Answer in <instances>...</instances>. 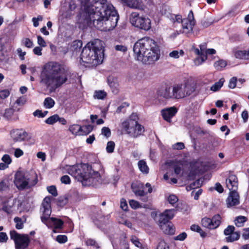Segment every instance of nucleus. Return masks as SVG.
Returning a JSON list of instances; mask_svg holds the SVG:
<instances>
[{
	"label": "nucleus",
	"instance_id": "nucleus-6",
	"mask_svg": "<svg viewBox=\"0 0 249 249\" xmlns=\"http://www.w3.org/2000/svg\"><path fill=\"white\" fill-rule=\"evenodd\" d=\"M51 197L47 196L44 198L42 203L41 212L42 214L41 216V221L48 228H53V232H56V229H62L63 221L60 219L54 217H50L51 214Z\"/></svg>",
	"mask_w": 249,
	"mask_h": 249
},
{
	"label": "nucleus",
	"instance_id": "nucleus-12",
	"mask_svg": "<svg viewBox=\"0 0 249 249\" xmlns=\"http://www.w3.org/2000/svg\"><path fill=\"white\" fill-rule=\"evenodd\" d=\"M10 236L14 241L16 249H25L29 245L30 239L28 235L21 234L13 230L10 232Z\"/></svg>",
	"mask_w": 249,
	"mask_h": 249
},
{
	"label": "nucleus",
	"instance_id": "nucleus-54",
	"mask_svg": "<svg viewBox=\"0 0 249 249\" xmlns=\"http://www.w3.org/2000/svg\"><path fill=\"white\" fill-rule=\"evenodd\" d=\"M37 43L41 47H45L47 46V44L46 41L43 38L42 36H38L37 37Z\"/></svg>",
	"mask_w": 249,
	"mask_h": 249
},
{
	"label": "nucleus",
	"instance_id": "nucleus-32",
	"mask_svg": "<svg viewBox=\"0 0 249 249\" xmlns=\"http://www.w3.org/2000/svg\"><path fill=\"white\" fill-rule=\"evenodd\" d=\"M200 50L198 48L194 49V53L197 55H206V46L205 44H202L199 45Z\"/></svg>",
	"mask_w": 249,
	"mask_h": 249
},
{
	"label": "nucleus",
	"instance_id": "nucleus-48",
	"mask_svg": "<svg viewBox=\"0 0 249 249\" xmlns=\"http://www.w3.org/2000/svg\"><path fill=\"white\" fill-rule=\"evenodd\" d=\"M47 189L49 193L52 194L53 196H57V192L55 186L52 185L49 186L47 188Z\"/></svg>",
	"mask_w": 249,
	"mask_h": 249
},
{
	"label": "nucleus",
	"instance_id": "nucleus-26",
	"mask_svg": "<svg viewBox=\"0 0 249 249\" xmlns=\"http://www.w3.org/2000/svg\"><path fill=\"white\" fill-rule=\"evenodd\" d=\"M248 220V218L245 216L239 215L237 216L234 219V224L237 227H242L244 226L245 223Z\"/></svg>",
	"mask_w": 249,
	"mask_h": 249
},
{
	"label": "nucleus",
	"instance_id": "nucleus-42",
	"mask_svg": "<svg viewBox=\"0 0 249 249\" xmlns=\"http://www.w3.org/2000/svg\"><path fill=\"white\" fill-rule=\"evenodd\" d=\"M22 44L28 48H31L33 46V41L28 38H23L21 41Z\"/></svg>",
	"mask_w": 249,
	"mask_h": 249
},
{
	"label": "nucleus",
	"instance_id": "nucleus-40",
	"mask_svg": "<svg viewBox=\"0 0 249 249\" xmlns=\"http://www.w3.org/2000/svg\"><path fill=\"white\" fill-rule=\"evenodd\" d=\"M58 115L54 114L50 116L45 120V123L48 124H53L58 121Z\"/></svg>",
	"mask_w": 249,
	"mask_h": 249
},
{
	"label": "nucleus",
	"instance_id": "nucleus-57",
	"mask_svg": "<svg viewBox=\"0 0 249 249\" xmlns=\"http://www.w3.org/2000/svg\"><path fill=\"white\" fill-rule=\"evenodd\" d=\"M172 147L174 149L181 150L184 148L185 146L183 142H177L172 145Z\"/></svg>",
	"mask_w": 249,
	"mask_h": 249
},
{
	"label": "nucleus",
	"instance_id": "nucleus-35",
	"mask_svg": "<svg viewBox=\"0 0 249 249\" xmlns=\"http://www.w3.org/2000/svg\"><path fill=\"white\" fill-rule=\"evenodd\" d=\"M190 229L192 231L198 232L200 236L202 237H204L206 236L205 232L203 231L198 225L193 224L191 226Z\"/></svg>",
	"mask_w": 249,
	"mask_h": 249
},
{
	"label": "nucleus",
	"instance_id": "nucleus-13",
	"mask_svg": "<svg viewBox=\"0 0 249 249\" xmlns=\"http://www.w3.org/2000/svg\"><path fill=\"white\" fill-rule=\"evenodd\" d=\"M221 217L219 214L215 215L212 219L204 217L201 220L202 225L210 230L217 228L221 224Z\"/></svg>",
	"mask_w": 249,
	"mask_h": 249
},
{
	"label": "nucleus",
	"instance_id": "nucleus-27",
	"mask_svg": "<svg viewBox=\"0 0 249 249\" xmlns=\"http://www.w3.org/2000/svg\"><path fill=\"white\" fill-rule=\"evenodd\" d=\"M26 221V219L24 217L22 218L15 217L14 219V221L16 223V228L18 230L22 229L23 228V224Z\"/></svg>",
	"mask_w": 249,
	"mask_h": 249
},
{
	"label": "nucleus",
	"instance_id": "nucleus-20",
	"mask_svg": "<svg viewBox=\"0 0 249 249\" xmlns=\"http://www.w3.org/2000/svg\"><path fill=\"white\" fill-rule=\"evenodd\" d=\"M177 112V109L174 107L162 109L161 111L163 119L169 123L171 122V118L175 115Z\"/></svg>",
	"mask_w": 249,
	"mask_h": 249
},
{
	"label": "nucleus",
	"instance_id": "nucleus-38",
	"mask_svg": "<svg viewBox=\"0 0 249 249\" xmlns=\"http://www.w3.org/2000/svg\"><path fill=\"white\" fill-rule=\"evenodd\" d=\"M1 209L8 214L12 213V207L7 202H4L1 204Z\"/></svg>",
	"mask_w": 249,
	"mask_h": 249
},
{
	"label": "nucleus",
	"instance_id": "nucleus-11",
	"mask_svg": "<svg viewBox=\"0 0 249 249\" xmlns=\"http://www.w3.org/2000/svg\"><path fill=\"white\" fill-rule=\"evenodd\" d=\"M174 22L182 23V32L188 34L192 32L193 27L195 25L194 14L192 11H190L186 18L182 19L180 15H176L174 18Z\"/></svg>",
	"mask_w": 249,
	"mask_h": 249
},
{
	"label": "nucleus",
	"instance_id": "nucleus-22",
	"mask_svg": "<svg viewBox=\"0 0 249 249\" xmlns=\"http://www.w3.org/2000/svg\"><path fill=\"white\" fill-rule=\"evenodd\" d=\"M10 134L15 142L21 141L24 139V132L21 130H14L11 132Z\"/></svg>",
	"mask_w": 249,
	"mask_h": 249
},
{
	"label": "nucleus",
	"instance_id": "nucleus-25",
	"mask_svg": "<svg viewBox=\"0 0 249 249\" xmlns=\"http://www.w3.org/2000/svg\"><path fill=\"white\" fill-rule=\"evenodd\" d=\"M161 230L167 234H173L175 232V229L171 224H160Z\"/></svg>",
	"mask_w": 249,
	"mask_h": 249
},
{
	"label": "nucleus",
	"instance_id": "nucleus-55",
	"mask_svg": "<svg viewBox=\"0 0 249 249\" xmlns=\"http://www.w3.org/2000/svg\"><path fill=\"white\" fill-rule=\"evenodd\" d=\"M17 53L20 59L23 60L25 59L24 56L26 55V53L23 52L21 48H18L17 50Z\"/></svg>",
	"mask_w": 249,
	"mask_h": 249
},
{
	"label": "nucleus",
	"instance_id": "nucleus-46",
	"mask_svg": "<svg viewBox=\"0 0 249 249\" xmlns=\"http://www.w3.org/2000/svg\"><path fill=\"white\" fill-rule=\"evenodd\" d=\"M169 247L164 240H160L157 247V249H169Z\"/></svg>",
	"mask_w": 249,
	"mask_h": 249
},
{
	"label": "nucleus",
	"instance_id": "nucleus-49",
	"mask_svg": "<svg viewBox=\"0 0 249 249\" xmlns=\"http://www.w3.org/2000/svg\"><path fill=\"white\" fill-rule=\"evenodd\" d=\"M129 205L130 207L134 209H136L141 207V205L139 202L136 200L131 199L129 200Z\"/></svg>",
	"mask_w": 249,
	"mask_h": 249
},
{
	"label": "nucleus",
	"instance_id": "nucleus-33",
	"mask_svg": "<svg viewBox=\"0 0 249 249\" xmlns=\"http://www.w3.org/2000/svg\"><path fill=\"white\" fill-rule=\"evenodd\" d=\"M224 82V79L223 78H221L217 82H216L211 87V90L213 91H216L218 90L222 87Z\"/></svg>",
	"mask_w": 249,
	"mask_h": 249
},
{
	"label": "nucleus",
	"instance_id": "nucleus-63",
	"mask_svg": "<svg viewBox=\"0 0 249 249\" xmlns=\"http://www.w3.org/2000/svg\"><path fill=\"white\" fill-rule=\"evenodd\" d=\"M72 46L75 50L80 49L82 46V42L81 40H76L73 42Z\"/></svg>",
	"mask_w": 249,
	"mask_h": 249
},
{
	"label": "nucleus",
	"instance_id": "nucleus-59",
	"mask_svg": "<svg viewBox=\"0 0 249 249\" xmlns=\"http://www.w3.org/2000/svg\"><path fill=\"white\" fill-rule=\"evenodd\" d=\"M61 181L62 183L69 184L71 183V179L69 176L65 175L61 178Z\"/></svg>",
	"mask_w": 249,
	"mask_h": 249
},
{
	"label": "nucleus",
	"instance_id": "nucleus-9",
	"mask_svg": "<svg viewBox=\"0 0 249 249\" xmlns=\"http://www.w3.org/2000/svg\"><path fill=\"white\" fill-rule=\"evenodd\" d=\"M173 87L175 99H181L188 97L194 93L196 89V85L189 81L176 84Z\"/></svg>",
	"mask_w": 249,
	"mask_h": 249
},
{
	"label": "nucleus",
	"instance_id": "nucleus-7",
	"mask_svg": "<svg viewBox=\"0 0 249 249\" xmlns=\"http://www.w3.org/2000/svg\"><path fill=\"white\" fill-rule=\"evenodd\" d=\"M37 181V175L35 173L18 171L15 174L14 183L18 189L23 190L27 187L34 186Z\"/></svg>",
	"mask_w": 249,
	"mask_h": 249
},
{
	"label": "nucleus",
	"instance_id": "nucleus-37",
	"mask_svg": "<svg viewBox=\"0 0 249 249\" xmlns=\"http://www.w3.org/2000/svg\"><path fill=\"white\" fill-rule=\"evenodd\" d=\"M85 243L87 246H93L96 249L100 248V245L96 241L91 238L86 239Z\"/></svg>",
	"mask_w": 249,
	"mask_h": 249
},
{
	"label": "nucleus",
	"instance_id": "nucleus-39",
	"mask_svg": "<svg viewBox=\"0 0 249 249\" xmlns=\"http://www.w3.org/2000/svg\"><path fill=\"white\" fill-rule=\"evenodd\" d=\"M198 56L194 60L196 65L198 66L202 64L207 58L206 55H198Z\"/></svg>",
	"mask_w": 249,
	"mask_h": 249
},
{
	"label": "nucleus",
	"instance_id": "nucleus-36",
	"mask_svg": "<svg viewBox=\"0 0 249 249\" xmlns=\"http://www.w3.org/2000/svg\"><path fill=\"white\" fill-rule=\"evenodd\" d=\"M227 62L224 60H220L214 63V68L217 70H220L227 66Z\"/></svg>",
	"mask_w": 249,
	"mask_h": 249
},
{
	"label": "nucleus",
	"instance_id": "nucleus-4",
	"mask_svg": "<svg viewBox=\"0 0 249 249\" xmlns=\"http://www.w3.org/2000/svg\"><path fill=\"white\" fill-rule=\"evenodd\" d=\"M69 173L84 186H96L102 182L100 174L88 164L82 163L70 167Z\"/></svg>",
	"mask_w": 249,
	"mask_h": 249
},
{
	"label": "nucleus",
	"instance_id": "nucleus-10",
	"mask_svg": "<svg viewBox=\"0 0 249 249\" xmlns=\"http://www.w3.org/2000/svg\"><path fill=\"white\" fill-rule=\"evenodd\" d=\"M129 21L132 25L141 30L148 31L151 28V20L147 16L136 12L131 14Z\"/></svg>",
	"mask_w": 249,
	"mask_h": 249
},
{
	"label": "nucleus",
	"instance_id": "nucleus-58",
	"mask_svg": "<svg viewBox=\"0 0 249 249\" xmlns=\"http://www.w3.org/2000/svg\"><path fill=\"white\" fill-rule=\"evenodd\" d=\"M237 78L235 77L231 79L229 84V87L231 89H234L236 85Z\"/></svg>",
	"mask_w": 249,
	"mask_h": 249
},
{
	"label": "nucleus",
	"instance_id": "nucleus-16",
	"mask_svg": "<svg viewBox=\"0 0 249 249\" xmlns=\"http://www.w3.org/2000/svg\"><path fill=\"white\" fill-rule=\"evenodd\" d=\"M131 188L133 193L137 196L142 197L141 200L143 202H146L148 200V197L145 196V193L143 191V185L140 182L133 183L131 185Z\"/></svg>",
	"mask_w": 249,
	"mask_h": 249
},
{
	"label": "nucleus",
	"instance_id": "nucleus-43",
	"mask_svg": "<svg viewBox=\"0 0 249 249\" xmlns=\"http://www.w3.org/2000/svg\"><path fill=\"white\" fill-rule=\"evenodd\" d=\"M167 200L170 204L174 205L178 201V199L176 195H170L168 197Z\"/></svg>",
	"mask_w": 249,
	"mask_h": 249
},
{
	"label": "nucleus",
	"instance_id": "nucleus-18",
	"mask_svg": "<svg viewBox=\"0 0 249 249\" xmlns=\"http://www.w3.org/2000/svg\"><path fill=\"white\" fill-rule=\"evenodd\" d=\"M122 3L127 7L138 9L143 10L144 4L142 0H121Z\"/></svg>",
	"mask_w": 249,
	"mask_h": 249
},
{
	"label": "nucleus",
	"instance_id": "nucleus-53",
	"mask_svg": "<svg viewBox=\"0 0 249 249\" xmlns=\"http://www.w3.org/2000/svg\"><path fill=\"white\" fill-rule=\"evenodd\" d=\"M1 160L8 164V165L11 163L12 160L11 157L9 155L5 154L3 156V157L1 158Z\"/></svg>",
	"mask_w": 249,
	"mask_h": 249
},
{
	"label": "nucleus",
	"instance_id": "nucleus-50",
	"mask_svg": "<svg viewBox=\"0 0 249 249\" xmlns=\"http://www.w3.org/2000/svg\"><path fill=\"white\" fill-rule=\"evenodd\" d=\"M101 134L106 137L108 138L111 135V132L109 128L107 127H104L102 129Z\"/></svg>",
	"mask_w": 249,
	"mask_h": 249
},
{
	"label": "nucleus",
	"instance_id": "nucleus-31",
	"mask_svg": "<svg viewBox=\"0 0 249 249\" xmlns=\"http://www.w3.org/2000/svg\"><path fill=\"white\" fill-rule=\"evenodd\" d=\"M43 104L46 108H51L54 106L55 102L52 98L48 97L45 99Z\"/></svg>",
	"mask_w": 249,
	"mask_h": 249
},
{
	"label": "nucleus",
	"instance_id": "nucleus-1",
	"mask_svg": "<svg viewBox=\"0 0 249 249\" xmlns=\"http://www.w3.org/2000/svg\"><path fill=\"white\" fill-rule=\"evenodd\" d=\"M119 17L113 5L107 0H93L84 8L79 22L84 26L93 25L101 31H110L117 24Z\"/></svg>",
	"mask_w": 249,
	"mask_h": 249
},
{
	"label": "nucleus",
	"instance_id": "nucleus-64",
	"mask_svg": "<svg viewBox=\"0 0 249 249\" xmlns=\"http://www.w3.org/2000/svg\"><path fill=\"white\" fill-rule=\"evenodd\" d=\"M242 237L245 240H248L249 239V228L243 229Z\"/></svg>",
	"mask_w": 249,
	"mask_h": 249
},
{
	"label": "nucleus",
	"instance_id": "nucleus-51",
	"mask_svg": "<svg viewBox=\"0 0 249 249\" xmlns=\"http://www.w3.org/2000/svg\"><path fill=\"white\" fill-rule=\"evenodd\" d=\"M10 95V91L8 89H5L2 90L0 91V98L4 99L8 97Z\"/></svg>",
	"mask_w": 249,
	"mask_h": 249
},
{
	"label": "nucleus",
	"instance_id": "nucleus-34",
	"mask_svg": "<svg viewBox=\"0 0 249 249\" xmlns=\"http://www.w3.org/2000/svg\"><path fill=\"white\" fill-rule=\"evenodd\" d=\"M15 110L13 108H9L5 109L3 113V117L7 120H10L14 115Z\"/></svg>",
	"mask_w": 249,
	"mask_h": 249
},
{
	"label": "nucleus",
	"instance_id": "nucleus-47",
	"mask_svg": "<svg viewBox=\"0 0 249 249\" xmlns=\"http://www.w3.org/2000/svg\"><path fill=\"white\" fill-rule=\"evenodd\" d=\"M67 240V237L65 235H59L56 237V240L60 244L65 243Z\"/></svg>",
	"mask_w": 249,
	"mask_h": 249
},
{
	"label": "nucleus",
	"instance_id": "nucleus-52",
	"mask_svg": "<svg viewBox=\"0 0 249 249\" xmlns=\"http://www.w3.org/2000/svg\"><path fill=\"white\" fill-rule=\"evenodd\" d=\"M131 241L134 244V245L136 247H137L140 249L142 248V244L139 242L138 239L136 237H135V236L132 237L131 238Z\"/></svg>",
	"mask_w": 249,
	"mask_h": 249
},
{
	"label": "nucleus",
	"instance_id": "nucleus-17",
	"mask_svg": "<svg viewBox=\"0 0 249 249\" xmlns=\"http://www.w3.org/2000/svg\"><path fill=\"white\" fill-rule=\"evenodd\" d=\"M176 210L174 209L165 210L159 216L160 224H165L172 219L175 216Z\"/></svg>",
	"mask_w": 249,
	"mask_h": 249
},
{
	"label": "nucleus",
	"instance_id": "nucleus-3",
	"mask_svg": "<svg viewBox=\"0 0 249 249\" xmlns=\"http://www.w3.org/2000/svg\"><path fill=\"white\" fill-rule=\"evenodd\" d=\"M133 51L137 59L145 64H150L160 57V49L156 42L149 37H143L134 44Z\"/></svg>",
	"mask_w": 249,
	"mask_h": 249
},
{
	"label": "nucleus",
	"instance_id": "nucleus-24",
	"mask_svg": "<svg viewBox=\"0 0 249 249\" xmlns=\"http://www.w3.org/2000/svg\"><path fill=\"white\" fill-rule=\"evenodd\" d=\"M108 83L112 92L117 94L119 91V83L117 80L112 78H108Z\"/></svg>",
	"mask_w": 249,
	"mask_h": 249
},
{
	"label": "nucleus",
	"instance_id": "nucleus-60",
	"mask_svg": "<svg viewBox=\"0 0 249 249\" xmlns=\"http://www.w3.org/2000/svg\"><path fill=\"white\" fill-rule=\"evenodd\" d=\"M8 239V236L5 232H0V243H5Z\"/></svg>",
	"mask_w": 249,
	"mask_h": 249
},
{
	"label": "nucleus",
	"instance_id": "nucleus-61",
	"mask_svg": "<svg viewBox=\"0 0 249 249\" xmlns=\"http://www.w3.org/2000/svg\"><path fill=\"white\" fill-rule=\"evenodd\" d=\"M37 158L41 159L42 161H45L46 159V155L45 153L43 152H38L36 154Z\"/></svg>",
	"mask_w": 249,
	"mask_h": 249
},
{
	"label": "nucleus",
	"instance_id": "nucleus-19",
	"mask_svg": "<svg viewBox=\"0 0 249 249\" xmlns=\"http://www.w3.org/2000/svg\"><path fill=\"white\" fill-rule=\"evenodd\" d=\"M239 203V196L238 193L236 191H231L226 200L227 207H233L238 205Z\"/></svg>",
	"mask_w": 249,
	"mask_h": 249
},
{
	"label": "nucleus",
	"instance_id": "nucleus-41",
	"mask_svg": "<svg viewBox=\"0 0 249 249\" xmlns=\"http://www.w3.org/2000/svg\"><path fill=\"white\" fill-rule=\"evenodd\" d=\"M183 54L184 52L182 50H180L179 51L175 50L169 53V56L174 58H178L180 56H183Z\"/></svg>",
	"mask_w": 249,
	"mask_h": 249
},
{
	"label": "nucleus",
	"instance_id": "nucleus-2",
	"mask_svg": "<svg viewBox=\"0 0 249 249\" xmlns=\"http://www.w3.org/2000/svg\"><path fill=\"white\" fill-rule=\"evenodd\" d=\"M40 84L50 92H53L67 80L64 69L59 63L50 62L42 68L40 75Z\"/></svg>",
	"mask_w": 249,
	"mask_h": 249
},
{
	"label": "nucleus",
	"instance_id": "nucleus-29",
	"mask_svg": "<svg viewBox=\"0 0 249 249\" xmlns=\"http://www.w3.org/2000/svg\"><path fill=\"white\" fill-rule=\"evenodd\" d=\"M138 165L140 170L144 174H147L149 172V168L147 166L146 162L143 160H140L138 162Z\"/></svg>",
	"mask_w": 249,
	"mask_h": 249
},
{
	"label": "nucleus",
	"instance_id": "nucleus-30",
	"mask_svg": "<svg viewBox=\"0 0 249 249\" xmlns=\"http://www.w3.org/2000/svg\"><path fill=\"white\" fill-rule=\"evenodd\" d=\"M107 96V92L102 90H95L94 93L93 97L95 99L103 100Z\"/></svg>",
	"mask_w": 249,
	"mask_h": 249
},
{
	"label": "nucleus",
	"instance_id": "nucleus-23",
	"mask_svg": "<svg viewBox=\"0 0 249 249\" xmlns=\"http://www.w3.org/2000/svg\"><path fill=\"white\" fill-rule=\"evenodd\" d=\"M235 58L240 59H249V49L247 50H236L234 51Z\"/></svg>",
	"mask_w": 249,
	"mask_h": 249
},
{
	"label": "nucleus",
	"instance_id": "nucleus-15",
	"mask_svg": "<svg viewBox=\"0 0 249 249\" xmlns=\"http://www.w3.org/2000/svg\"><path fill=\"white\" fill-rule=\"evenodd\" d=\"M158 96L165 99H175L173 87L166 86L159 89L157 92Z\"/></svg>",
	"mask_w": 249,
	"mask_h": 249
},
{
	"label": "nucleus",
	"instance_id": "nucleus-5",
	"mask_svg": "<svg viewBox=\"0 0 249 249\" xmlns=\"http://www.w3.org/2000/svg\"><path fill=\"white\" fill-rule=\"evenodd\" d=\"M104 42L98 39L88 42L82 50L81 59L92 66L101 64L104 57Z\"/></svg>",
	"mask_w": 249,
	"mask_h": 249
},
{
	"label": "nucleus",
	"instance_id": "nucleus-62",
	"mask_svg": "<svg viewBox=\"0 0 249 249\" xmlns=\"http://www.w3.org/2000/svg\"><path fill=\"white\" fill-rule=\"evenodd\" d=\"M120 207L122 208V209L124 211L127 210V209L128 208V206H127L126 201L124 198H122L121 200Z\"/></svg>",
	"mask_w": 249,
	"mask_h": 249
},
{
	"label": "nucleus",
	"instance_id": "nucleus-28",
	"mask_svg": "<svg viewBox=\"0 0 249 249\" xmlns=\"http://www.w3.org/2000/svg\"><path fill=\"white\" fill-rule=\"evenodd\" d=\"M81 126L78 124H74L70 126L69 130L74 135H81L83 133L80 131Z\"/></svg>",
	"mask_w": 249,
	"mask_h": 249
},
{
	"label": "nucleus",
	"instance_id": "nucleus-45",
	"mask_svg": "<svg viewBox=\"0 0 249 249\" xmlns=\"http://www.w3.org/2000/svg\"><path fill=\"white\" fill-rule=\"evenodd\" d=\"M27 102V98L25 96H21L16 100L15 103L18 106H23Z\"/></svg>",
	"mask_w": 249,
	"mask_h": 249
},
{
	"label": "nucleus",
	"instance_id": "nucleus-56",
	"mask_svg": "<svg viewBox=\"0 0 249 249\" xmlns=\"http://www.w3.org/2000/svg\"><path fill=\"white\" fill-rule=\"evenodd\" d=\"M43 18L42 16H38L37 18H32V21L33 22L34 26L37 27L39 25V21H41Z\"/></svg>",
	"mask_w": 249,
	"mask_h": 249
},
{
	"label": "nucleus",
	"instance_id": "nucleus-21",
	"mask_svg": "<svg viewBox=\"0 0 249 249\" xmlns=\"http://www.w3.org/2000/svg\"><path fill=\"white\" fill-rule=\"evenodd\" d=\"M227 187L231 191H236L238 188V179L236 176L231 175L226 180Z\"/></svg>",
	"mask_w": 249,
	"mask_h": 249
},
{
	"label": "nucleus",
	"instance_id": "nucleus-44",
	"mask_svg": "<svg viewBox=\"0 0 249 249\" xmlns=\"http://www.w3.org/2000/svg\"><path fill=\"white\" fill-rule=\"evenodd\" d=\"M115 147V143L112 141H109L107 142L106 150L108 153H112Z\"/></svg>",
	"mask_w": 249,
	"mask_h": 249
},
{
	"label": "nucleus",
	"instance_id": "nucleus-14",
	"mask_svg": "<svg viewBox=\"0 0 249 249\" xmlns=\"http://www.w3.org/2000/svg\"><path fill=\"white\" fill-rule=\"evenodd\" d=\"M233 226H228L224 231V234L227 236L225 238L227 242H233L238 240L240 236L239 232L234 231Z\"/></svg>",
	"mask_w": 249,
	"mask_h": 249
},
{
	"label": "nucleus",
	"instance_id": "nucleus-8",
	"mask_svg": "<svg viewBox=\"0 0 249 249\" xmlns=\"http://www.w3.org/2000/svg\"><path fill=\"white\" fill-rule=\"evenodd\" d=\"M137 116L135 114H132L129 119L123 122L122 127L130 136L137 137L142 135L144 131L142 126L138 124Z\"/></svg>",
	"mask_w": 249,
	"mask_h": 249
}]
</instances>
